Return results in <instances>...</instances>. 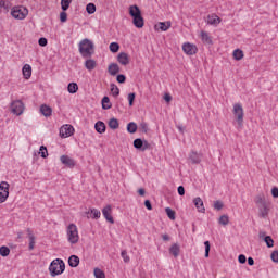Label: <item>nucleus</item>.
I'll return each instance as SVG.
<instances>
[{
  "label": "nucleus",
  "instance_id": "obj_60",
  "mask_svg": "<svg viewBox=\"0 0 278 278\" xmlns=\"http://www.w3.org/2000/svg\"><path fill=\"white\" fill-rule=\"evenodd\" d=\"M271 197H274V199H278V188L274 187L271 189Z\"/></svg>",
  "mask_w": 278,
  "mask_h": 278
},
{
  "label": "nucleus",
  "instance_id": "obj_59",
  "mask_svg": "<svg viewBox=\"0 0 278 278\" xmlns=\"http://www.w3.org/2000/svg\"><path fill=\"white\" fill-rule=\"evenodd\" d=\"M164 101H166V103H170V101H173V96H170V93H165Z\"/></svg>",
  "mask_w": 278,
  "mask_h": 278
},
{
  "label": "nucleus",
  "instance_id": "obj_24",
  "mask_svg": "<svg viewBox=\"0 0 278 278\" xmlns=\"http://www.w3.org/2000/svg\"><path fill=\"white\" fill-rule=\"evenodd\" d=\"M94 129L98 134H105V130L108 129V127L105 126V123H103L102 121H98L94 124Z\"/></svg>",
  "mask_w": 278,
  "mask_h": 278
},
{
  "label": "nucleus",
  "instance_id": "obj_14",
  "mask_svg": "<svg viewBox=\"0 0 278 278\" xmlns=\"http://www.w3.org/2000/svg\"><path fill=\"white\" fill-rule=\"evenodd\" d=\"M86 215L87 218L98 220V218H101V211H99V208H89V211L86 212Z\"/></svg>",
  "mask_w": 278,
  "mask_h": 278
},
{
  "label": "nucleus",
  "instance_id": "obj_31",
  "mask_svg": "<svg viewBox=\"0 0 278 278\" xmlns=\"http://www.w3.org/2000/svg\"><path fill=\"white\" fill-rule=\"evenodd\" d=\"M189 160L192 164H201V156L194 151L190 153Z\"/></svg>",
  "mask_w": 278,
  "mask_h": 278
},
{
  "label": "nucleus",
  "instance_id": "obj_54",
  "mask_svg": "<svg viewBox=\"0 0 278 278\" xmlns=\"http://www.w3.org/2000/svg\"><path fill=\"white\" fill-rule=\"evenodd\" d=\"M255 203H256V205H266V201L264 200V198H262V195H257L256 198H255Z\"/></svg>",
  "mask_w": 278,
  "mask_h": 278
},
{
  "label": "nucleus",
  "instance_id": "obj_10",
  "mask_svg": "<svg viewBox=\"0 0 278 278\" xmlns=\"http://www.w3.org/2000/svg\"><path fill=\"white\" fill-rule=\"evenodd\" d=\"M258 238L265 242L267 249H273L275 247V240H273V237L266 236V231H260Z\"/></svg>",
  "mask_w": 278,
  "mask_h": 278
},
{
  "label": "nucleus",
  "instance_id": "obj_21",
  "mask_svg": "<svg viewBox=\"0 0 278 278\" xmlns=\"http://www.w3.org/2000/svg\"><path fill=\"white\" fill-rule=\"evenodd\" d=\"M40 113L42 114V116H46V118H49V116H51V114H53V109H51V106H49L47 104H42L40 106Z\"/></svg>",
  "mask_w": 278,
  "mask_h": 278
},
{
  "label": "nucleus",
  "instance_id": "obj_16",
  "mask_svg": "<svg viewBox=\"0 0 278 278\" xmlns=\"http://www.w3.org/2000/svg\"><path fill=\"white\" fill-rule=\"evenodd\" d=\"M108 73L112 77H116V75H118V73H121V66H118L116 63H111L108 67Z\"/></svg>",
  "mask_w": 278,
  "mask_h": 278
},
{
  "label": "nucleus",
  "instance_id": "obj_12",
  "mask_svg": "<svg viewBox=\"0 0 278 278\" xmlns=\"http://www.w3.org/2000/svg\"><path fill=\"white\" fill-rule=\"evenodd\" d=\"M220 17L214 13L206 17L207 25H213V27H218V25H220Z\"/></svg>",
  "mask_w": 278,
  "mask_h": 278
},
{
  "label": "nucleus",
  "instance_id": "obj_3",
  "mask_svg": "<svg viewBox=\"0 0 278 278\" xmlns=\"http://www.w3.org/2000/svg\"><path fill=\"white\" fill-rule=\"evenodd\" d=\"M67 240L71 244H77L79 242V231L77 225L70 224L67 226Z\"/></svg>",
  "mask_w": 278,
  "mask_h": 278
},
{
  "label": "nucleus",
  "instance_id": "obj_63",
  "mask_svg": "<svg viewBox=\"0 0 278 278\" xmlns=\"http://www.w3.org/2000/svg\"><path fill=\"white\" fill-rule=\"evenodd\" d=\"M248 265L249 266H254L255 265V260H253V257L249 256L248 257Z\"/></svg>",
  "mask_w": 278,
  "mask_h": 278
},
{
  "label": "nucleus",
  "instance_id": "obj_28",
  "mask_svg": "<svg viewBox=\"0 0 278 278\" xmlns=\"http://www.w3.org/2000/svg\"><path fill=\"white\" fill-rule=\"evenodd\" d=\"M180 251H181V249L179 248L178 243H174L169 248V253H170V255H174V257H179Z\"/></svg>",
  "mask_w": 278,
  "mask_h": 278
},
{
  "label": "nucleus",
  "instance_id": "obj_19",
  "mask_svg": "<svg viewBox=\"0 0 278 278\" xmlns=\"http://www.w3.org/2000/svg\"><path fill=\"white\" fill-rule=\"evenodd\" d=\"M172 23L170 21H167V22H159L156 25H155V29H160L161 31H168V28L172 27Z\"/></svg>",
  "mask_w": 278,
  "mask_h": 278
},
{
  "label": "nucleus",
  "instance_id": "obj_61",
  "mask_svg": "<svg viewBox=\"0 0 278 278\" xmlns=\"http://www.w3.org/2000/svg\"><path fill=\"white\" fill-rule=\"evenodd\" d=\"M144 207H147V210H153V205L151 204V200H146L144 201Z\"/></svg>",
  "mask_w": 278,
  "mask_h": 278
},
{
  "label": "nucleus",
  "instance_id": "obj_18",
  "mask_svg": "<svg viewBox=\"0 0 278 278\" xmlns=\"http://www.w3.org/2000/svg\"><path fill=\"white\" fill-rule=\"evenodd\" d=\"M193 205L197 207L198 212L205 214V206L203 204V200L200 197L193 200Z\"/></svg>",
  "mask_w": 278,
  "mask_h": 278
},
{
  "label": "nucleus",
  "instance_id": "obj_40",
  "mask_svg": "<svg viewBox=\"0 0 278 278\" xmlns=\"http://www.w3.org/2000/svg\"><path fill=\"white\" fill-rule=\"evenodd\" d=\"M165 213L167 214V217H168L169 220H175L176 213H175V211H173V208L166 207Z\"/></svg>",
  "mask_w": 278,
  "mask_h": 278
},
{
  "label": "nucleus",
  "instance_id": "obj_17",
  "mask_svg": "<svg viewBox=\"0 0 278 278\" xmlns=\"http://www.w3.org/2000/svg\"><path fill=\"white\" fill-rule=\"evenodd\" d=\"M132 25H135L137 29H142L144 27V17H142V15L132 17Z\"/></svg>",
  "mask_w": 278,
  "mask_h": 278
},
{
  "label": "nucleus",
  "instance_id": "obj_35",
  "mask_svg": "<svg viewBox=\"0 0 278 278\" xmlns=\"http://www.w3.org/2000/svg\"><path fill=\"white\" fill-rule=\"evenodd\" d=\"M119 125H121V124L118 123V119H117L116 117H113V118H111V119L109 121V127H110V129L116 130V129H118Z\"/></svg>",
  "mask_w": 278,
  "mask_h": 278
},
{
  "label": "nucleus",
  "instance_id": "obj_48",
  "mask_svg": "<svg viewBox=\"0 0 278 278\" xmlns=\"http://www.w3.org/2000/svg\"><path fill=\"white\" fill-rule=\"evenodd\" d=\"M139 129L142 131V134H147L149 131V124H147V122H141Z\"/></svg>",
  "mask_w": 278,
  "mask_h": 278
},
{
  "label": "nucleus",
  "instance_id": "obj_38",
  "mask_svg": "<svg viewBox=\"0 0 278 278\" xmlns=\"http://www.w3.org/2000/svg\"><path fill=\"white\" fill-rule=\"evenodd\" d=\"M86 12L87 14H94V12H97V5L92 2L88 3L86 5Z\"/></svg>",
  "mask_w": 278,
  "mask_h": 278
},
{
  "label": "nucleus",
  "instance_id": "obj_5",
  "mask_svg": "<svg viewBox=\"0 0 278 278\" xmlns=\"http://www.w3.org/2000/svg\"><path fill=\"white\" fill-rule=\"evenodd\" d=\"M132 146L137 149V151H141L142 153L151 149V143L142 138L135 139Z\"/></svg>",
  "mask_w": 278,
  "mask_h": 278
},
{
  "label": "nucleus",
  "instance_id": "obj_25",
  "mask_svg": "<svg viewBox=\"0 0 278 278\" xmlns=\"http://www.w3.org/2000/svg\"><path fill=\"white\" fill-rule=\"evenodd\" d=\"M201 40L204 45H214V41L207 31H201Z\"/></svg>",
  "mask_w": 278,
  "mask_h": 278
},
{
  "label": "nucleus",
  "instance_id": "obj_2",
  "mask_svg": "<svg viewBox=\"0 0 278 278\" xmlns=\"http://www.w3.org/2000/svg\"><path fill=\"white\" fill-rule=\"evenodd\" d=\"M66 270V264L62 258L53 260L49 266L51 277H58Z\"/></svg>",
  "mask_w": 278,
  "mask_h": 278
},
{
  "label": "nucleus",
  "instance_id": "obj_50",
  "mask_svg": "<svg viewBox=\"0 0 278 278\" xmlns=\"http://www.w3.org/2000/svg\"><path fill=\"white\" fill-rule=\"evenodd\" d=\"M204 247H205L204 257H210V251L212 249V245L210 244V241H205Z\"/></svg>",
  "mask_w": 278,
  "mask_h": 278
},
{
  "label": "nucleus",
  "instance_id": "obj_1",
  "mask_svg": "<svg viewBox=\"0 0 278 278\" xmlns=\"http://www.w3.org/2000/svg\"><path fill=\"white\" fill-rule=\"evenodd\" d=\"M78 51L80 55H83V58H92V53L94 51V43L88 38L83 39L79 42Z\"/></svg>",
  "mask_w": 278,
  "mask_h": 278
},
{
  "label": "nucleus",
  "instance_id": "obj_33",
  "mask_svg": "<svg viewBox=\"0 0 278 278\" xmlns=\"http://www.w3.org/2000/svg\"><path fill=\"white\" fill-rule=\"evenodd\" d=\"M233 60L240 62L244 58V52L241 49H236L232 52Z\"/></svg>",
  "mask_w": 278,
  "mask_h": 278
},
{
  "label": "nucleus",
  "instance_id": "obj_11",
  "mask_svg": "<svg viewBox=\"0 0 278 278\" xmlns=\"http://www.w3.org/2000/svg\"><path fill=\"white\" fill-rule=\"evenodd\" d=\"M102 214L108 223L114 225V217L112 216V205H106L104 208H102Z\"/></svg>",
  "mask_w": 278,
  "mask_h": 278
},
{
  "label": "nucleus",
  "instance_id": "obj_45",
  "mask_svg": "<svg viewBox=\"0 0 278 278\" xmlns=\"http://www.w3.org/2000/svg\"><path fill=\"white\" fill-rule=\"evenodd\" d=\"M93 275L96 278H105V271L100 268H94Z\"/></svg>",
  "mask_w": 278,
  "mask_h": 278
},
{
  "label": "nucleus",
  "instance_id": "obj_20",
  "mask_svg": "<svg viewBox=\"0 0 278 278\" xmlns=\"http://www.w3.org/2000/svg\"><path fill=\"white\" fill-rule=\"evenodd\" d=\"M27 233H28V240H29V245L28 249L30 251H34L35 247H36V236H34V232H31V229H27Z\"/></svg>",
  "mask_w": 278,
  "mask_h": 278
},
{
  "label": "nucleus",
  "instance_id": "obj_13",
  "mask_svg": "<svg viewBox=\"0 0 278 278\" xmlns=\"http://www.w3.org/2000/svg\"><path fill=\"white\" fill-rule=\"evenodd\" d=\"M60 160L64 166H67V168H75V160H73L71 156L62 155Z\"/></svg>",
  "mask_w": 278,
  "mask_h": 278
},
{
  "label": "nucleus",
  "instance_id": "obj_22",
  "mask_svg": "<svg viewBox=\"0 0 278 278\" xmlns=\"http://www.w3.org/2000/svg\"><path fill=\"white\" fill-rule=\"evenodd\" d=\"M68 266L71 268H77L79 266V256L73 254L68 257Z\"/></svg>",
  "mask_w": 278,
  "mask_h": 278
},
{
  "label": "nucleus",
  "instance_id": "obj_7",
  "mask_svg": "<svg viewBox=\"0 0 278 278\" xmlns=\"http://www.w3.org/2000/svg\"><path fill=\"white\" fill-rule=\"evenodd\" d=\"M25 110V104H23V101L15 100L11 102V112L12 114H15V116H21Z\"/></svg>",
  "mask_w": 278,
  "mask_h": 278
},
{
  "label": "nucleus",
  "instance_id": "obj_55",
  "mask_svg": "<svg viewBox=\"0 0 278 278\" xmlns=\"http://www.w3.org/2000/svg\"><path fill=\"white\" fill-rule=\"evenodd\" d=\"M224 205L225 204L223 203V201L217 200V201L214 202V210L220 211V210H223Z\"/></svg>",
  "mask_w": 278,
  "mask_h": 278
},
{
  "label": "nucleus",
  "instance_id": "obj_56",
  "mask_svg": "<svg viewBox=\"0 0 278 278\" xmlns=\"http://www.w3.org/2000/svg\"><path fill=\"white\" fill-rule=\"evenodd\" d=\"M38 45L39 47H47V45H49V40H47V38L45 37H40L38 40Z\"/></svg>",
  "mask_w": 278,
  "mask_h": 278
},
{
  "label": "nucleus",
  "instance_id": "obj_15",
  "mask_svg": "<svg viewBox=\"0 0 278 278\" xmlns=\"http://www.w3.org/2000/svg\"><path fill=\"white\" fill-rule=\"evenodd\" d=\"M117 62L122 64V66H127L129 64V54L126 52H119L117 55Z\"/></svg>",
  "mask_w": 278,
  "mask_h": 278
},
{
  "label": "nucleus",
  "instance_id": "obj_52",
  "mask_svg": "<svg viewBox=\"0 0 278 278\" xmlns=\"http://www.w3.org/2000/svg\"><path fill=\"white\" fill-rule=\"evenodd\" d=\"M270 260L271 262H274L275 264H278V250H275L271 252L270 254Z\"/></svg>",
  "mask_w": 278,
  "mask_h": 278
},
{
  "label": "nucleus",
  "instance_id": "obj_26",
  "mask_svg": "<svg viewBox=\"0 0 278 278\" xmlns=\"http://www.w3.org/2000/svg\"><path fill=\"white\" fill-rule=\"evenodd\" d=\"M24 79H29L31 77V65L25 64L22 68Z\"/></svg>",
  "mask_w": 278,
  "mask_h": 278
},
{
  "label": "nucleus",
  "instance_id": "obj_37",
  "mask_svg": "<svg viewBox=\"0 0 278 278\" xmlns=\"http://www.w3.org/2000/svg\"><path fill=\"white\" fill-rule=\"evenodd\" d=\"M111 92L113 94V97H118L121 94V89L118 88V86H116V84L112 83L111 85Z\"/></svg>",
  "mask_w": 278,
  "mask_h": 278
},
{
  "label": "nucleus",
  "instance_id": "obj_4",
  "mask_svg": "<svg viewBox=\"0 0 278 278\" xmlns=\"http://www.w3.org/2000/svg\"><path fill=\"white\" fill-rule=\"evenodd\" d=\"M27 14H29V10L25 7H14L11 10V16L17 21H25V18H27Z\"/></svg>",
  "mask_w": 278,
  "mask_h": 278
},
{
  "label": "nucleus",
  "instance_id": "obj_42",
  "mask_svg": "<svg viewBox=\"0 0 278 278\" xmlns=\"http://www.w3.org/2000/svg\"><path fill=\"white\" fill-rule=\"evenodd\" d=\"M219 225H223L224 227L229 225V215H222L218 219Z\"/></svg>",
  "mask_w": 278,
  "mask_h": 278
},
{
  "label": "nucleus",
  "instance_id": "obj_34",
  "mask_svg": "<svg viewBox=\"0 0 278 278\" xmlns=\"http://www.w3.org/2000/svg\"><path fill=\"white\" fill-rule=\"evenodd\" d=\"M128 134H136L138 131V124L136 122H130L126 127Z\"/></svg>",
  "mask_w": 278,
  "mask_h": 278
},
{
  "label": "nucleus",
  "instance_id": "obj_64",
  "mask_svg": "<svg viewBox=\"0 0 278 278\" xmlns=\"http://www.w3.org/2000/svg\"><path fill=\"white\" fill-rule=\"evenodd\" d=\"M138 194L139 197H144V194H147V191L144 190V188H140L138 189Z\"/></svg>",
  "mask_w": 278,
  "mask_h": 278
},
{
  "label": "nucleus",
  "instance_id": "obj_43",
  "mask_svg": "<svg viewBox=\"0 0 278 278\" xmlns=\"http://www.w3.org/2000/svg\"><path fill=\"white\" fill-rule=\"evenodd\" d=\"M0 255L1 257H8L10 255V248L5 245L0 247Z\"/></svg>",
  "mask_w": 278,
  "mask_h": 278
},
{
  "label": "nucleus",
  "instance_id": "obj_41",
  "mask_svg": "<svg viewBox=\"0 0 278 278\" xmlns=\"http://www.w3.org/2000/svg\"><path fill=\"white\" fill-rule=\"evenodd\" d=\"M71 0H61V10L66 12L71 8Z\"/></svg>",
  "mask_w": 278,
  "mask_h": 278
},
{
  "label": "nucleus",
  "instance_id": "obj_53",
  "mask_svg": "<svg viewBox=\"0 0 278 278\" xmlns=\"http://www.w3.org/2000/svg\"><path fill=\"white\" fill-rule=\"evenodd\" d=\"M60 21H61L62 23H66V22L68 21V14L66 13V11H62V12L60 13Z\"/></svg>",
  "mask_w": 278,
  "mask_h": 278
},
{
  "label": "nucleus",
  "instance_id": "obj_30",
  "mask_svg": "<svg viewBox=\"0 0 278 278\" xmlns=\"http://www.w3.org/2000/svg\"><path fill=\"white\" fill-rule=\"evenodd\" d=\"M102 110H112V102H110V97L104 96L101 100Z\"/></svg>",
  "mask_w": 278,
  "mask_h": 278
},
{
  "label": "nucleus",
  "instance_id": "obj_23",
  "mask_svg": "<svg viewBox=\"0 0 278 278\" xmlns=\"http://www.w3.org/2000/svg\"><path fill=\"white\" fill-rule=\"evenodd\" d=\"M129 14L131 16V18L136 17V16H141L142 15V11H140V7L139 5H131L129 8Z\"/></svg>",
  "mask_w": 278,
  "mask_h": 278
},
{
  "label": "nucleus",
  "instance_id": "obj_46",
  "mask_svg": "<svg viewBox=\"0 0 278 278\" xmlns=\"http://www.w3.org/2000/svg\"><path fill=\"white\" fill-rule=\"evenodd\" d=\"M134 101H136V92L128 93L129 108H134Z\"/></svg>",
  "mask_w": 278,
  "mask_h": 278
},
{
  "label": "nucleus",
  "instance_id": "obj_36",
  "mask_svg": "<svg viewBox=\"0 0 278 278\" xmlns=\"http://www.w3.org/2000/svg\"><path fill=\"white\" fill-rule=\"evenodd\" d=\"M109 49L111 53H118V51H121V45H118V42H111Z\"/></svg>",
  "mask_w": 278,
  "mask_h": 278
},
{
  "label": "nucleus",
  "instance_id": "obj_58",
  "mask_svg": "<svg viewBox=\"0 0 278 278\" xmlns=\"http://www.w3.org/2000/svg\"><path fill=\"white\" fill-rule=\"evenodd\" d=\"M177 192H178L179 197H184V194H186V188H184V186H179L177 188Z\"/></svg>",
  "mask_w": 278,
  "mask_h": 278
},
{
  "label": "nucleus",
  "instance_id": "obj_49",
  "mask_svg": "<svg viewBox=\"0 0 278 278\" xmlns=\"http://www.w3.org/2000/svg\"><path fill=\"white\" fill-rule=\"evenodd\" d=\"M9 197H10V192L0 191V203H5Z\"/></svg>",
  "mask_w": 278,
  "mask_h": 278
},
{
  "label": "nucleus",
  "instance_id": "obj_47",
  "mask_svg": "<svg viewBox=\"0 0 278 278\" xmlns=\"http://www.w3.org/2000/svg\"><path fill=\"white\" fill-rule=\"evenodd\" d=\"M121 256L124 260L125 264H129V262H131V258L129 257V255L127 254V250H123L121 252Z\"/></svg>",
  "mask_w": 278,
  "mask_h": 278
},
{
  "label": "nucleus",
  "instance_id": "obj_62",
  "mask_svg": "<svg viewBox=\"0 0 278 278\" xmlns=\"http://www.w3.org/2000/svg\"><path fill=\"white\" fill-rule=\"evenodd\" d=\"M0 8L8 10V8H10V5L8 4V2H5V0H0Z\"/></svg>",
  "mask_w": 278,
  "mask_h": 278
},
{
  "label": "nucleus",
  "instance_id": "obj_9",
  "mask_svg": "<svg viewBox=\"0 0 278 278\" xmlns=\"http://www.w3.org/2000/svg\"><path fill=\"white\" fill-rule=\"evenodd\" d=\"M182 51L186 55H197L199 48H197V45L186 42L182 45Z\"/></svg>",
  "mask_w": 278,
  "mask_h": 278
},
{
  "label": "nucleus",
  "instance_id": "obj_27",
  "mask_svg": "<svg viewBox=\"0 0 278 278\" xmlns=\"http://www.w3.org/2000/svg\"><path fill=\"white\" fill-rule=\"evenodd\" d=\"M85 68H87V71H94L97 68V61H94L92 59L86 60Z\"/></svg>",
  "mask_w": 278,
  "mask_h": 278
},
{
  "label": "nucleus",
  "instance_id": "obj_8",
  "mask_svg": "<svg viewBox=\"0 0 278 278\" xmlns=\"http://www.w3.org/2000/svg\"><path fill=\"white\" fill-rule=\"evenodd\" d=\"M73 134H75V128L71 124L63 125L60 128V132H59L61 138H71Z\"/></svg>",
  "mask_w": 278,
  "mask_h": 278
},
{
  "label": "nucleus",
  "instance_id": "obj_57",
  "mask_svg": "<svg viewBox=\"0 0 278 278\" xmlns=\"http://www.w3.org/2000/svg\"><path fill=\"white\" fill-rule=\"evenodd\" d=\"M239 264H247V256L244 254H240L238 256Z\"/></svg>",
  "mask_w": 278,
  "mask_h": 278
},
{
  "label": "nucleus",
  "instance_id": "obj_6",
  "mask_svg": "<svg viewBox=\"0 0 278 278\" xmlns=\"http://www.w3.org/2000/svg\"><path fill=\"white\" fill-rule=\"evenodd\" d=\"M233 114L237 117L238 125L242 126V123H244V109L242 108V104H233Z\"/></svg>",
  "mask_w": 278,
  "mask_h": 278
},
{
  "label": "nucleus",
  "instance_id": "obj_39",
  "mask_svg": "<svg viewBox=\"0 0 278 278\" xmlns=\"http://www.w3.org/2000/svg\"><path fill=\"white\" fill-rule=\"evenodd\" d=\"M39 155H40L43 160H47V157H49V151L47 150V148H46L45 146H40Z\"/></svg>",
  "mask_w": 278,
  "mask_h": 278
},
{
  "label": "nucleus",
  "instance_id": "obj_51",
  "mask_svg": "<svg viewBox=\"0 0 278 278\" xmlns=\"http://www.w3.org/2000/svg\"><path fill=\"white\" fill-rule=\"evenodd\" d=\"M116 81H117L118 84H125V81H127V76H125L124 74H118V75L116 76Z\"/></svg>",
  "mask_w": 278,
  "mask_h": 278
},
{
  "label": "nucleus",
  "instance_id": "obj_29",
  "mask_svg": "<svg viewBox=\"0 0 278 278\" xmlns=\"http://www.w3.org/2000/svg\"><path fill=\"white\" fill-rule=\"evenodd\" d=\"M79 90V85H77V83H70L67 85V92H70V94H77Z\"/></svg>",
  "mask_w": 278,
  "mask_h": 278
},
{
  "label": "nucleus",
  "instance_id": "obj_32",
  "mask_svg": "<svg viewBox=\"0 0 278 278\" xmlns=\"http://www.w3.org/2000/svg\"><path fill=\"white\" fill-rule=\"evenodd\" d=\"M258 212L261 218H266V216H268L269 208L266 204H263L258 206Z\"/></svg>",
  "mask_w": 278,
  "mask_h": 278
},
{
  "label": "nucleus",
  "instance_id": "obj_44",
  "mask_svg": "<svg viewBox=\"0 0 278 278\" xmlns=\"http://www.w3.org/2000/svg\"><path fill=\"white\" fill-rule=\"evenodd\" d=\"M0 192H10V184L8 181L0 182Z\"/></svg>",
  "mask_w": 278,
  "mask_h": 278
}]
</instances>
